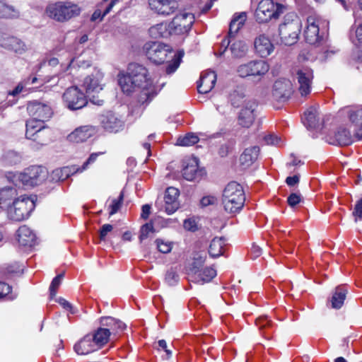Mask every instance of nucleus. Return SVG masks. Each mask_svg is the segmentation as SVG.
Returning <instances> with one entry per match:
<instances>
[{"mask_svg": "<svg viewBox=\"0 0 362 362\" xmlns=\"http://www.w3.org/2000/svg\"><path fill=\"white\" fill-rule=\"evenodd\" d=\"M217 202V198L212 195H208L203 197L200 201V204L203 207L208 206L209 205H214Z\"/></svg>", "mask_w": 362, "mask_h": 362, "instance_id": "e2e57ef3", "label": "nucleus"}, {"mask_svg": "<svg viewBox=\"0 0 362 362\" xmlns=\"http://www.w3.org/2000/svg\"><path fill=\"white\" fill-rule=\"evenodd\" d=\"M62 98L65 106L72 111L81 110L88 104L86 96L77 86L68 88Z\"/></svg>", "mask_w": 362, "mask_h": 362, "instance_id": "ddd939ff", "label": "nucleus"}, {"mask_svg": "<svg viewBox=\"0 0 362 362\" xmlns=\"http://www.w3.org/2000/svg\"><path fill=\"white\" fill-rule=\"evenodd\" d=\"M206 260V255L202 256L198 255L197 257H194V260L193 262V268L192 271L196 270L199 269L201 266L203 265V264L205 262Z\"/></svg>", "mask_w": 362, "mask_h": 362, "instance_id": "774afa93", "label": "nucleus"}, {"mask_svg": "<svg viewBox=\"0 0 362 362\" xmlns=\"http://www.w3.org/2000/svg\"><path fill=\"white\" fill-rule=\"evenodd\" d=\"M11 291V287L2 281H0V299L7 296Z\"/></svg>", "mask_w": 362, "mask_h": 362, "instance_id": "69168bd1", "label": "nucleus"}, {"mask_svg": "<svg viewBox=\"0 0 362 362\" xmlns=\"http://www.w3.org/2000/svg\"><path fill=\"white\" fill-rule=\"evenodd\" d=\"M74 349L78 354L86 355L97 350L98 347L92 336L87 334L74 345Z\"/></svg>", "mask_w": 362, "mask_h": 362, "instance_id": "72a5a7b5", "label": "nucleus"}, {"mask_svg": "<svg viewBox=\"0 0 362 362\" xmlns=\"http://www.w3.org/2000/svg\"><path fill=\"white\" fill-rule=\"evenodd\" d=\"M69 168H63L62 169H56L52 172V179L56 181H63L69 176Z\"/></svg>", "mask_w": 362, "mask_h": 362, "instance_id": "864d4df0", "label": "nucleus"}, {"mask_svg": "<svg viewBox=\"0 0 362 362\" xmlns=\"http://www.w3.org/2000/svg\"><path fill=\"white\" fill-rule=\"evenodd\" d=\"M156 245L158 250L162 253H168L172 250V245L170 242H165L162 240L158 239L156 240Z\"/></svg>", "mask_w": 362, "mask_h": 362, "instance_id": "13d9d810", "label": "nucleus"}, {"mask_svg": "<svg viewBox=\"0 0 362 362\" xmlns=\"http://www.w3.org/2000/svg\"><path fill=\"white\" fill-rule=\"evenodd\" d=\"M18 193L16 188L6 187L0 189V208L8 209L12 205V202L16 200Z\"/></svg>", "mask_w": 362, "mask_h": 362, "instance_id": "f704fd0d", "label": "nucleus"}, {"mask_svg": "<svg viewBox=\"0 0 362 362\" xmlns=\"http://www.w3.org/2000/svg\"><path fill=\"white\" fill-rule=\"evenodd\" d=\"M113 227L110 224H104L100 229L99 238L100 240H105L108 233L111 232Z\"/></svg>", "mask_w": 362, "mask_h": 362, "instance_id": "0e129e2a", "label": "nucleus"}, {"mask_svg": "<svg viewBox=\"0 0 362 362\" xmlns=\"http://www.w3.org/2000/svg\"><path fill=\"white\" fill-rule=\"evenodd\" d=\"M81 11V8L72 2L59 1L49 4L45 12L50 18L63 23L79 16Z\"/></svg>", "mask_w": 362, "mask_h": 362, "instance_id": "7ed1b4c3", "label": "nucleus"}, {"mask_svg": "<svg viewBox=\"0 0 362 362\" xmlns=\"http://www.w3.org/2000/svg\"><path fill=\"white\" fill-rule=\"evenodd\" d=\"M110 336V334L109 329L98 328L92 336V338L96 346H102L107 342Z\"/></svg>", "mask_w": 362, "mask_h": 362, "instance_id": "c03bdc74", "label": "nucleus"}, {"mask_svg": "<svg viewBox=\"0 0 362 362\" xmlns=\"http://www.w3.org/2000/svg\"><path fill=\"white\" fill-rule=\"evenodd\" d=\"M226 240L223 238H214L209 245V253L212 257H218L224 252Z\"/></svg>", "mask_w": 362, "mask_h": 362, "instance_id": "58836bf2", "label": "nucleus"}, {"mask_svg": "<svg viewBox=\"0 0 362 362\" xmlns=\"http://www.w3.org/2000/svg\"><path fill=\"white\" fill-rule=\"evenodd\" d=\"M144 51L150 61L158 64H163L167 59L168 54L172 53L169 45L158 42L146 43Z\"/></svg>", "mask_w": 362, "mask_h": 362, "instance_id": "9d476101", "label": "nucleus"}, {"mask_svg": "<svg viewBox=\"0 0 362 362\" xmlns=\"http://www.w3.org/2000/svg\"><path fill=\"white\" fill-rule=\"evenodd\" d=\"M18 242L25 247H33L36 243L35 234L26 226H21L17 230Z\"/></svg>", "mask_w": 362, "mask_h": 362, "instance_id": "473e14b6", "label": "nucleus"}, {"mask_svg": "<svg viewBox=\"0 0 362 362\" xmlns=\"http://www.w3.org/2000/svg\"><path fill=\"white\" fill-rule=\"evenodd\" d=\"M327 141L332 145L348 146L352 143V136L349 130L340 127L327 136Z\"/></svg>", "mask_w": 362, "mask_h": 362, "instance_id": "a878e982", "label": "nucleus"}, {"mask_svg": "<svg viewBox=\"0 0 362 362\" xmlns=\"http://www.w3.org/2000/svg\"><path fill=\"white\" fill-rule=\"evenodd\" d=\"M148 1L153 11L164 16L174 13L179 6L176 0H148Z\"/></svg>", "mask_w": 362, "mask_h": 362, "instance_id": "4be33fe9", "label": "nucleus"}, {"mask_svg": "<svg viewBox=\"0 0 362 362\" xmlns=\"http://www.w3.org/2000/svg\"><path fill=\"white\" fill-rule=\"evenodd\" d=\"M103 74L99 70H95L91 74L87 76L83 81V86L90 101L97 105H102L104 103L103 97L98 94L103 90L101 81Z\"/></svg>", "mask_w": 362, "mask_h": 362, "instance_id": "0eeeda50", "label": "nucleus"}, {"mask_svg": "<svg viewBox=\"0 0 362 362\" xmlns=\"http://www.w3.org/2000/svg\"><path fill=\"white\" fill-rule=\"evenodd\" d=\"M103 153H91L89 156V158L86 160V162H84V163L82 165V166L81 168H78L76 170V172H82L83 170H85L86 169H87L88 166L94 163L95 161V160L97 159L98 156L100 155V154H102Z\"/></svg>", "mask_w": 362, "mask_h": 362, "instance_id": "bf43d9fd", "label": "nucleus"}, {"mask_svg": "<svg viewBox=\"0 0 362 362\" xmlns=\"http://www.w3.org/2000/svg\"><path fill=\"white\" fill-rule=\"evenodd\" d=\"M199 141V139L196 134L188 133L184 136H180L177 140V144L182 146H189L197 144Z\"/></svg>", "mask_w": 362, "mask_h": 362, "instance_id": "49530a36", "label": "nucleus"}, {"mask_svg": "<svg viewBox=\"0 0 362 362\" xmlns=\"http://www.w3.org/2000/svg\"><path fill=\"white\" fill-rule=\"evenodd\" d=\"M320 19L314 16H310L307 18V26L305 30V39L307 42L315 45L320 40L319 35Z\"/></svg>", "mask_w": 362, "mask_h": 362, "instance_id": "393cba45", "label": "nucleus"}, {"mask_svg": "<svg viewBox=\"0 0 362 362\" xmlns=\"http://www.w3.org/2000/svg\"><path fill=\"white\" fill-rule=\"evenodd\" d=\"M118 0H112L110 3H108L107 6L104 9V11H103V14H101L100 10H99V9L95 10L93 12V13L92 14L90 20L92 21H95L97 20L101 21L105 16H106L107 13H109L110 12V11L112 10V7L115 6V4H116V2Z\"/></svg>", "mask_w": 362, "mask_h": 362, "instance_id": "de8ad7c7", "label": "nucleus"}, {"mask_svg": "<svg viewBox=\"0 0 362 362\" xmlns=\"http://www.w3.org/2000/svg\"><path fill=\"white\" fill-rule=\"evenodd\" d=\"M216 82V74L213 71H206L201 74L197 82V90L199 93H207L211 90Z\"/></svg>", "mask_w": 362, "mask_h": 362, "instance_id": "c85d7f7f", "label": "nucleus"}, {"mask_svg": "<svg viewBox=\"0 0 362 362\" xmlns=\"http://www.w3.org/2000/svg\"><path fill=\"white\" fill-rule=\"evenodd\" d=\"M100 123L102 128L110 133H117L124 126V122L121 117L112 111L102 114L100 116Z\"/></svg>", "mask_w": 362, "mask_h": 362, "instance_id": "dca6fc26", "label": "nucleus"}, {"mask_svg": "<svg viewBox=\"0 0 362 362\" xmlns=\"http://www.w3.org/2000/svg\"><path fill=\"white\" fill-rule=\"evenodd\" d=\"M194 22V16L190 12L182 11L177 13L170 22L171 32L173 35L187 34Z\"/></svg>", "mask_w": 362, "mask_h": 362, "instance_id": "9b49d317", "label": "nucleus"}, {"mask_svg": "<svg viewBox=\"0 0 362 362\" xmlns=\"http://www.w3.org/2000/svg\"><path fill=\"white\" fill-rule=\"evenodd\" d=\"M285 7L275 4L272 0H262L255 11L256 21L259 23H267L272 18H277L284 12Z\"/></svg>", "mask_w": 362, "mask_h": 362, "instance_id": "6e6552de", "label": "nucleus"}, {"mask_svg": "<svg viewBox=\"0 0 362 362\" xmlns=\"http://www.w3.org/2000/svg\"><path fill=\"white\" fill-rule=\"evenodd\" d=\"M348 115L351 123L355 125V136L362 139V105L349 109Z\"/></svg>", "mask_w": 362, "mask_h": 362, "instance_id": "2f4dec72", "label": "nucleus"}, {"mask_svg": "<svg viewBox=\"0 0 362 362\" xmlns=\"http://www.w3.org/2000/svg\"><path fill=\"white\" fill-rule=\"evenodd\" d=\"M165 281L170 286H173L178 282L179 276L174 269H170L165 274Z\"/></svg>", "mask_w": 362, "mask_h": 362, "instance_id": "4d7b16f0", "label": "nucleus"}, {"mask_svg": "<svg viewBox=\"0 0 362 362\" xmlns=\"http://www.w3.org/2000/svg\"><path fill=\"white\" fill-rule=\"evenodd\" d=\"M229 46L231 54L234 57L241 58L247 53V46L246 43L241 40L234 38L233 42H230Z\"/></svg>", "mask_w": 362, "mask_h": 362, "instance_id": "79ce46f5", "label": "nucleus"}, {"mask_svg": "<svg viewBox=\"0 0 362 362\" xmlns=\"http://www.w3.org/2000/svg\"><path fill=\"white\" fill-rule=\"evenodd\" d=\"M303 199L301 194L298 192L291 193L287 198V203L288 206L294 209L298 204L301 203Z\"/></svg>", "mask_w": 362, "mask_h": 362, "instance_id": "5fc2aeb1", "label": "nucleus"}, {"mask_svg": "<svg viewBox=\"0 0 362 362\" xmlns=\"http://www.w3.org/2000/svg\"><path fill=\"white\" fill-rule=\"evenodd\" d=\"M192 272L189 281L202 285L211 281L216 276V271L211 267Z\"/></svg>", "mask_w": 362, "mask_h": 362, "instance_id": "c756f323", "label": "nucleus"}, {"mask_svg": "<svg viewBox=\"0 0 362 362\" xmlns=\"http://www.w3.org/2000/svg\"><path fill=\"white\" fill-rule=\"evenodd\" d=\"M301 25V21L296 14H287L279 28L281 42L288 46L294 45L298 39Z\"/></svg>", "mask_w": 362, "mask_h": 362, "instance_id": "20e7f679", "label": "nucleus"}, {"mask_svg": "<svg viewBox=\"0 0 362 362\" xmlns=\"http://www.w3.org/2000/svg\"><path fill=\"white\" fill-rule=\"evenodd\" d=\"M318 105L310 107L302 117L303 123L308 129H316L320 126V118L318 112Z\"/></svg>", "mask_w": 362, "mask_h": 362, "instance_id": "7c9ffc66", "label": "nucleus"}, {"mask_svg": "<svg viewBox=\"0 0 362 362\" xmlns=\"http://www.w3.org/2000/svg\"><path fill=\"white\" fill-rule=\"evenodd\" d=\"M246 19L247 16L245 12L234 14L229 24V30L227 36L222 40L220 45H216L214 47L215 55L218 57L223 55L229 47L230 42H233L234 38H236L239 30L245 25Z\"/></svg>", "mask_w": 362, "mask_h": 362, "instance_id": "423d86ee", "label": "nucleus"}, {"mask_svg": "<svg viewBox=\"0 0 362 362\" xmlns=\"http://www.w3.org/2000/svg\"><path fill=\"white\" fill-rule=\"evenodd\" d=\"M178 196L179 190L177 188L170 187L166 189L163 208L168 214H173L179 208Z\"/></svg>", "mask_w": 362, "mask_h": 362, "instance_id": "bb28decb", "label": "nucleus"}, {"mask_svg": "<svg viewBox=\"0 0 362 362\" xmlns=\"http://www.w3.org/2000/svg\"><path fill=\"white\" fill-rule=\"evenodd\" d=\"M259 153V147L255 146L245 149L240 156V165L244 168L252 165L257 159Z\"/></svg>", "mask_w": 362, "mask_h": 362, "instance_id": "c9c22d12", "label": "nucleus"}, {"mask_svg": "<svg viewBox=\"0 0 362 362\" xmlns=\"http://www.w3.org/2000/svg\"><path fill=\"white\" fill-rule=\"evenodd\" d=\"M25 136L38 144L43 145L47 141V127L44 123L31 118L26 121Z\"/></svg>", "mask_w": 362, "mask_h": 362, "instance_id": "4468645a", "label": "nucleus"}, {"mask_svg": "<svg viewBox=\"0 0 362 362\" xmlns=\"http://www.w3.org/2000/svg\"><path fill=\"white\" fill-rule=\"evenodd\" d=\"M148 32L153 38H166L173 35V32H171L170 23L167 22H162L151 26Z\"/></svg>", "mask_w": 362, "mask_h": 362, "instance_id": "e433bc0d", "label": "nucleus"}, {"mask_svg": "<svg viewBox=\"0 0 362 362\" xmlns=\"http://www.w3.org/2000/svg\"><path fill=\"white\" fill-rule=\"evenodd\" d=\"M245 201V196L243 187L236 182H229L222 194L224 210L232 214L238 213L243 209Z\"/></svg>", "mask_w": 362, "mask_h": 362, "instance_id": "f257e3e1", "label": "nucleus"}, {"mask_svg": "<svg viewBox=\"0 0 362 362\" xmlns=\"http://www.w3.org/2000/svg\"><path fill=\"white\" fill-rule=\"evenodd\" d=\"M4 160L9 165H16L21 162V156L14 151H9L5 153Z\"/></svg>", "mask_w": 362, "mask_h": 362, "instance_id": "3c124183", "label": "nucleus"}, {"mask_svg": "<svg viewBox=\"0 0 362 362\" xmlns=\"http://www.w3.org/2000/svg\"><path fill=\"white\" fill-rule=\"evenodd\" d=\"M0 46L19 54L24 53L27 49L21 40L6 34H0Z\"/></svg>", "mask_w": 362, "mask_h": 362, "instance_id": "5701e85b", "label": "nucleus"}, {"mask_svg": "<svg viewBox=\"0 0 362 362\" xmlns=\"http://www.w3.org/2000/svg\"><path fill=\"white\" fill-rule=\"evenodd\" d=\"M155 230L151 223L144 224L140 230L139 239L141 241L153 235Z\"/></svg>", "mask_w": 362, "mask_h": 362, "instance_id": "603ef678", "label": "nucleus"}, {"mask_svg": "<svg viewBox=\"0 0 362 362\" xmlns=\"http://www.w3.org/2000/svg\"><path fill=\"white\" fill-rule=\"evenodd\" d=\"M182 55L179 54L178 56L175 55V58L173 59V62H171L170 64H168L166 66L165 71L168 74H171L174 73L180 64V57Z\"/></svg>", "mask_w": 362, "mask_h": 362, "instance_id": "6e6d98bb", "label": "nucleus"}, {"mask_svg": "<svg viewBox=\"0 0 362 362\" xmlns=\"http://www.w3.org/2000/svg\"><path fill=\"white\" fill-rule=\"evenodd\" d=\"M157 94V88L148 70L137 65V105L146 107Z\"/></svg>", "mask_w": 362, "mask_h": 362, "instance_id": "f03ea898", "label": "nucleus"}, {"mask_svg": "<svg viewBox=\"0 0 362 362\" xmlns=\"http://www.w3.org/2000/svg\"><path fill=\"white\" fill-rule=\"evenodd\" d=\"M250 99L245 98L244 90L242 88L238 87L229 94V100L231 105L235 107H238L244 105L245 100Z\"/></svg>", "mask_w": 362, "mask_h": 362, "instance_id": "37998d69", "label": "nucleus"}, {"mask_svg": "<svg viewBox=\"0 0 362 362\" xmlns=\"http://www.w3.org/2000/svg\"><path fill=\"white\" fill-rule=\"evenodd\" d=\"M257 107V103L255 100H245L238 116V123L240 125L247 128L252 125L255 118V111Z\"/></svg>", "mask_w": 362, "mask_h": 362, "instance_id": "412c9836", "label": "nucleus"}, {"mask_svg": "<svg viewBox=\"0 0 362 362\" xmlns=\"http://www.w3.org/2000/svg\"><path fill=\"white\" fill-rule=\"evenodd\" d=\"M136 63H129L127 70L118 74V83L122 92L132 95L136 90Z\"/></svg>", "mask_w": 362, "mask_h": 362, "instance_id": "2eb2a0df", "label": "nucleus"}, {"mask_svg": "<svg viewBox=\"0 0 362 362\" xmlns=\"http://www.w3.org/2000/svg\"><path fill=\"white\" fill-rule=\"evenodd\" d=\"M296 78L299 85L298 90L301 96H307L311 92L313 71L308 66H303L296 71Z\"/></svg>", "mask_w": 362, "mask_h": 362, "instance_id": "a211bd4d", "label": "nucleus"}, {"mask_svg": "<svg viewBox=\"0 0 362 362\" xmlns=\"http://www.w3.org/2000/svg\"><path fill=\"white\" fill-rule=\"evenodd\" d=\"M20 12L14 6L7 4L4 0H0V18H18Z\"/></svg>", "mask_w": 362, "mask_h": 362, "instance_id": "a19ab883", "label": "nucleus"}, {"mask_svg": "<svg viewBox=\"0 0 362 362\" xmlns=\"http://www.w3.org/2000/svg\"><path fill=\"white\" fill-rule=\"evenodd\" d=\"M47 177L48 171L45 168L33 165L21 173L18 179L25 186L35 187L42 185Z\"/></svg>", "mask_w": 362, "mask_h": 362, "instance_id": "1a4fd4ad", "label": "nucleus"}, {"mask_svg": "<svg viewBox=\"0 0 362 362\" xmlns=\"http://www.w3.org/2000/svg\"><path fill=\"white\" fill-rule=\"evenodd\" d=\"M35 207V199L25 195L19 197L12 202L7 209L8 218L13 221H22L27 219Z\"/></svg>", "mask_w": 362, "mask_h": 362, "instance_id": "39448f33", "label": "nucleus"}, {"mask_svg": "<svg viewBox=\"0 0 362 362\" xmlns=\"http://www.w3.org/2000/svg\"><path fill=\"white\" fill-rule=\"evenodd\" d=\"M256 325L259 327V330L263 332V334L266 338H270V333L267 330L272 329L273 323L267 316L258 317L256 320Z\"/></svg>", "mask_w": 362, "mask_h": 362, "instance_id": "a18cd8bd", "label": "nucleus"}, {"mask_svg": "<svg viewBox=\"0 0 362 362\" xmlns=\"http://www.w3.org/2000/svg\"><path fill=\"white\" fill-rule=\"evenodd\" d=\"M264 141L267 144H271V145H280L281 143V139L278 136L273 135V134H269L264 136Z\"/></svg>", "mask_w": 362, "mask_h": 362, "instance_id": "338daca9", "label": "nucleus"}, {"mask_svg": "<svg viewBox=\"0 0 362 362\" xmlns=\"http://www.w3.org/2000/svg\"><path fill=\"white\" fill-rule=\"evenodd\" d=\"M293 93L292 83L286 78L276 80L272 88V98L277 102L284 103Z\"/></svg>", "mask_w": 362, "mask_h": 362, "instance_id": "6ab92c4d", "label": "nucleus"}, {"mask_svg": "<svg viewBox=\"0 0 362 362\" xmlns=\"http://www.w3.org/2000/svg\"><path fill=\"white\" fill-rule=\"evenodd\" d=\"M182 173L183 177L188 181H199L206 172L204 169L199 168L198 160L193 158L183 162Z\"/></svg>", "mask_w": 362, "mask_h": 362, "instance_id": "aec40b11", "label": "nucleus"}, {"mask_svg": "<svg viewBox=\"0 0 362 362\" xmlns=\"http://www.w3.org/2000/svg\"><path fill=\"white\" fill-rule=\"evenodd\" d=\"M269 70V64L262 59L251 60L238 66L237 72L240 77L263 76Z\"/></svg>", "mask_w": 362, "mask_h": 362, "instance_id": "f8f14e48", "label": "nucleus"}, {"mask_svg": "<svg viewBox=\"0 0 362 362\" xmlns=\"http://www.w3.org/2000/svg\"><path fill=\"white\" fill-rule=\"evenodd\" d=\"M232 149L233 144L228 142L221 145L218 153L221 157H226L230 152H231Z\"/></svg>", "mask_w": 362, "mask_h": 362, "instance_id": "052dcab7", "label": "nucleus"}, {"mask_svg": "<svg viewBox=\"0 0 362 362\" xmlns=\"http://www.w3.org/2000/svg\"><path fill=\"white\" fill-rule=\"evenodd\" d=\"M347 292L348 291L345 286H339L335 288L331 299L332 307L333 308L339 309L341 308Z\"/></svg>", "mask_w": 362, "mask_h": 362, "instance_id": "4c0bfd02", "label": "nucleus"}, {"mask_svg": "<svg viewBox=\"0 0 362 362\" xmlns=\"http://www.w3.org/2000/svg\"><path fill=\"white\" fill-rule=\"evenodd\" d=\"M353 215L356 221L358 219L362 220V198L356 202Z\"/></svg>", "mask_w": 362, "mask_h": 362, "instance_id": "680f3d73", "label": "nucleus"}, {"mask_svg": "<svg viewBox=\"0 0 362 362\" xmlns=\"http://www.w3.org/2000/svg\"><path fill=\"white\" fill-rule=\"evenodd\" d=\"M102 326L106 327L105 329L110 330V334L117 332L118 330H123L125 325L120 320H116L112 317H104L100 319Z\"/></svg>", "mask_w": 362, "mask_h": 362, "instance_id": "ea45409f", "label": "nucleus"}, {"mask_svg": "<svg viewBox=\"0 0 362 362\" xmlns=\"http://www.w3.org/2000/svg\"><path fill=\"white\" fill-rule=\"evenodd\" d=\"M254 47L255 53L261 57L269 56L274 50V45L270 38L264 34L255 37Z\"/></svg>", "mask_w": 362, "mask_h": 362, "instance_id": "b1692460", "label": "nucleus"}, {"mask_svg": "<svg viewBox=\"0 0 362 362\" xmlns=\"http://www.w3.org/2000/svg\"><path fill=\"white\" fill-rule=\"evenodd\" d=\"M96 132L95 127L92 125H85L76 128L67 136L71 142L81 143L93 136Z\"/></svg>", "mask_w": 362, "mask_h": 362, "instance_id": "cd10ccee", "label": "nucleus"}, {"mask_svg": "<svg viewBox=\"0 0 362 362\" xmlns=\"http://www.w3.org/2000/svg\"><path fill=\"white\" fill-rule=\"evenodd\" d=\"M124 199V193L123 192H121L117 199H114L112 201V204L110 205V212L109 215L112 216L113 214L118 212V211L120 209L122 202Z\"/></svg>", "mask_w": 362, "mask_h": 362, "instance_id": "8fccbe9b", "label": "nucleus"}, {"mask_svg": "<svg viewBox=\"0 0 362 362\" xmlns=\"http://www.w3.org/2000/svg\"><path fill=\"white\" fill-rule=\"evenodd\" d=\"M64 276V272H62L58 274L52 281L51 284L49 286V296L51 298H53L56 296L57 289L62 283Z\"/></svg>", "mask_w": 362, "mask_h": 362, "instance_id": "09e8293b", "label": "nucleus"}, {"mask_svg": "<svg viewBox=\"0 0 362 362\" xmlns=\"http://www.w3.org/2000/svg\"><path fill=\"white\" fill-rule=\"evenodd\" d=\"M29 115L34 119L45 124L52 116L51 107L37 100L29 102L27 107Z\"/></svg>", "mask_w": 362, "mask_h": 362, "instance_id": "f3484780", "label": "nucleus"}]
</instances>
